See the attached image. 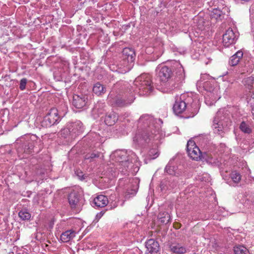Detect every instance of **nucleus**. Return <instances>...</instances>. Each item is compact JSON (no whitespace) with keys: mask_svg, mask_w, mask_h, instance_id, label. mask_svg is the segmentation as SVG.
Returning a JSON list of instances; mask_svg holds the SVG:
<instances>
[{"mask_svg":"<svg viewBox=\"0 0 254 254\" xmlns=\"http://www.w3.org/2000/svg\"><path fill=\"white\" fill-rule=\"evenodd\" d=\"M158 122H160V120H158ZM164 136L157 120L152 116L145 114L138 120V129L133 138V141L139 145L152 143L157 146Z\"/></svg>","mask_w":254,"mask_h":254,"instance_id":"1","label":"nucleus"},{"mask_svg":"<svg viewBox=\"0 0 254 254\" xmlns=\"http://www.w3.org/2000/svg\"><path fill=\"white\" fill-rule=\"evenodd\" d=\"M123 86L121 89L123 94L117 96L115 100V104L118 107H126L132 104L135 99L133 92L140 95H148L153 90L151 76L147 73L142 74L136 78L131 88H128V84L126 82L123 83Z\"/></svg>","mask_w":254,"mask_h":254,"instance_id":"2","label":"nucleus"},{"mask_svg":"<svg viewBox=\"0 0 254 254\" xmlns=\"http://www.w3.org/2000/svg\"><path fill=\"white\" fill-rule=\"evenodd\" d=\"M173 68L174 73L172 69L168 66L160 65L157 67L158 77L164 87V92H171L179 87L185 80V71L180 62H174Z\"/></svg>","mask_w":254,"mask_h":254,"instance_id":"3","label":"nucleus"},{"mask_svg":"<svg viewBox=\"0 0 254 254\" xmlns=\"http://www.w3.org/2000/svg\"><path fill=\"white\" fill-rule=\"evenodd\" d=\"M111 159L115 161L113 163L114 169L122 175H128L130 168L136 163L138 158L131 150H118L114 152L110 156Z\"/></svg>","mask_w":254,"mask_h":254,"instance_id":"4","label":"nucleus"},{"mask_svg":"<svg viewBox=\"0 0 254 254\" xmlns=\"http://www.w3.org/2000/svg\"><path fill=\"white\" fill-rule=\"evenodd\" d=\"M199 108L198 101L195 95L192 93H185L176 99L173 110L176 115L186 112L188 118L194 117Z\"/></svg>","mask_w":254,"mask_h":254,"instance_id":"5","label":"nucleus"},{"mask_svg":"<svg viewBox=\"0 0 254 254\" xmlns=\"http://www.w3.org/2000/svg\"><path fill=\"white\" fill-rule=\"evenodd\" d=\"M196 86L203 87L207 92L205 97V102L208 106L213 105L220 98L219 88L217 82L207 74H201L196 82Z\"/></svg>","mask_w":254,"mask_h":254,"instance_id":"6","label":"nucleus"},{"mask_svg":"<svg viewBox=\"0 0 254 254\" xmlns=\"http://www.w3.org/2000/svg\"><path fill=\"white\" fill-rule=\"evenodd\" d=\"M231 124L227 110L220 109L216 113L212 124V128L215 134L223 136L228 131L229 126Z\"/></svg>","mask_w":254,"mask_h":254,"instance_id":"7","label":"nucleus"},{"mask_svg":"<svg viewBox=\"0 0 254 254\" xmlns=\"http://www.w3.org/2000/svg\"><path fill=\"white\" fill-rule=\"evenodd\" d=\"M135 54L134 51L130 48H125L122 52V56L121 60L118 63L116 68L114 65H113V68H110L113 71H117L121 73H125L129 71L133 66V63L135 59Z\"/></svg>","mask_w":254,"mask_h":254,"instance_id":"8","label":"nucleus"},{"mask_svg":"<svg viewBox=\"0 0 254 254\" xmlns=\"http://www.w3.org/2000/svg\"><path fill=\"white\" fill-rule=\"evenodd\" d=\"M61 120V117L57 108H52L41 121L43 127H47L58 124Z\"/></svg>","mask_w":254,"mask_h":254,"instance_id":"9","label":"nucleus"},{"mask_svg":"<svg viewBox=\"0 0 254 254\" xmlns=\"http://www.w3.org/2000/svg\"><path fill=\"white\" fill-rule=\"evenodd\" d=\"M36 137L35 135L28 134L20 138L19 141L21 143V146L24 152L29 153L31 152L34 146V140Z\"/></svg>","mask_w":254,"mask_h":254,"instance_id":"10","label":"nucleus"},{"mask_svg":"<svg viewBox=\"0 0 254 254\" xmlns=\"http://www.w3.org/2000/svg\"><path fill=\"white\" fill-rule=\"evenodd\" d=\"M187 151L192 159L197 161L201 159V152L193 140H190L188 141Z\"/></svg>","mask_w":254,"mask_h":254,"instance_id":"11","label":"nucleus"},{"mask_svg":"<svg viewBox=\"0 0 254 254\" xmlns=\"http://www.w3.org/2000/svg\"><path fill=\"white\" fill-rule=\"evenodd\" d=\"M127 182L128 184L126 186V199H129L134 196L138 189L139 182L136 178L129 179Z\"/></svg>","mask_w":254,"mask_h":254,"instance_id":"12","label":"nucleus"},{"mask_svg":"<svg viewBox=\"0 0 254 254\" xmlns=\"http://www.w3.org/2000/svg\"><path fill=\"white\" fill-rule=\"evenodd\" d=\"M238 36L237 33L234 32L232 28H228L223 35V45L228 47L230 45L234 44L238 38Z\"/></svg>","mask_w":254,"mask_h":254,"instance_id":"13","label":"nucleus"},{"mask_svg":"<svg viewBox=\"0 0 254 254\" xmlns=\"http://www.w3.org/2000/svg\"><path fill=\"white\" fill-rule=\"evenodd\" d=\"M82 196L76 191H72L68 195V201L72 208H79L82 204Z\"/></svg>","mask_w":254,"mask_h":254,"instance_id":"14","label":"nucleus"},{"mask_svg":"<svg viewBox=\"0 0 254 254\" xmlns=\"http://www.w3.org/2000/svg\"><path fill=\"white\" fill-rule=\"evenodd\" d=\"M229 13V8L225 6L223 7L222 9L220 8L213 9L210 14L211 20L213 19L216 21L221 20L224 19L225 16H228Z\"/></svg>","mask_w":254,"mask_h":254,"instance_id":"15","label":"nucleus"},{"mask_svg":"<svg viewBox=\"0 0 254 254\" xmlns=\"http://www.w3.org/2000/svg\"><path fill=\"white\" fill-rule=\"evenodd\" d=\"M87 103V96L86 95H73L72 105L76 108L81 109L86 106Z\"/></svg>","mask_w":254,"mask_h":254,"instance_id":"16","label":"nucleus"},{"mask_svg":"<svg viewBox=\"0 0 254 254\" xmlns=\"http://www.w3.org/2000/svg\"><path fill=\"white\" fill-rule=\"evenodd\" d=\"M71 129V140L75 138L83 131L84 127L82 123L80 121H77L69 125Z\"/></svg>","mask_w":254,"mask_h":254,"instance_id":"17","label":"nucleus"},{"mask_svg":"<svg viewBox=\"0 0 254 254\" xmlns=\"http://www.w3.org/2000/svg\"><path fill=\"white\" fill-rule=\"evenodd\" d=\"M146 254H155L159 249L158 243L154 239H149L146 242Z\"/></svg>","mask_w":254,"mask_h":254,"instance_id":"18","label":"nucleus"},{"mask_svg":"<svg viewBox=\"0 0 254 254\" xmlns=\"http://www.w3.org/2000/svg\"><path fill=\"white\" fill-rule=\"evenodd\" d=\"M108 202L107 196L104 195H99L93 199L92 205L94 207H103L106 206Z\"/></svg>","mask_w":254,"mask_h":254,"instance_id":"19","label":"nucleus"},{"mask_svg":"<svg viewBox=\"0 0 254 254\" xmlns=\"http://www.w3.org/2000/svg\"><path fill=\"white\" fill-rule=\"evenodd\" d=\"M76 235V232L73 230H68L63 232L60 237L61 240L64 243H67L72 240Z\"/></svg>","mask_w":254,"mask_h":254,"instance_id":"20","label":"nucleus"},{"mask_svg":"<svg viewBox=\"0 0 254 254\" xmlns=\"http://www.w3.org/2000/svg\"><path fill=\"white\" fill-rule=\"evenodd\" d=\"M172 252L177 254H184L187 252V249L181 244H173L170 246Z\"/></svg>","mask_w":254,"mask_h":254,"instance_id":"21","label":"nucleus"},{"mask_svg":"<svg viewBox=\"0 0 254 254\" xmlns=\"http://www.w3.org/2000/svg\"><path fill=\"white\" fill-rule=\"evenodd\" d=\"M243 56V53L240 50L237 51L234 55L231 57L229 60V64L231 66L236 65L240 62V59Z\"/></svg>","mask_w":254,"mask_h":254,"instance_id":"22","label":"nucleus"},{"mask_svg":"<svg viewBox=\"0 0 254 254\" xmlns=\"http://www.w3.org/2000/svg\"><path fill=\"white\" fill-rule=\"evenodd\" d=\"M117 120L118 117L116 114L113 112L106 115L104 122L107 125L111 126L114 125Z\"/></svg>","mask_w":254,"mask_h":254,"instance_id":"23","label":"nucleus"},{"mask_svg":"<svg viewBox=\"0 0 254 254\" xmlns=\"http://www.w3.org/2000/svg\"><path fill=\"white\" fill-rule=\"evenodd\" d=\"M193 22L195 23L194 26L199 30L202 31L205 29V27L206 25L203 18L199 16H195L193 18Z\"/></svg>","mask_w":254,"mask_h":254,"instance_id":"24","label":"nucleus"},{"mask_svg":"<svg viewBox=\"0 0 254 254\" xmlns=\"http://www.w3.org/2000/svg\"><path fill=\"white\" fill-rule=\"evenodd\" d=\"M93 92L98 96L104 94L106 92L105 87L100 82L96 83L93 87Z\"/></svg>","mask_w":254,"mask_h":254,"instance_id":"25","label":"nucleus"},{"mask_svg":"<svg viewBox=\"0 0 254 254\" xmlns=\"http://www.w3.org/2000/svg\"><path fill=\"white\" fill-rule=\"evenodd\" d=\"M244 84L246 87L249 90L254 89V77L250 76L245 78L243 80Z\"/></svg>","mask_w":254,"mask_h":254,"instance_id":"26","label":"nucleus"},{"mask_svg":"<svg viewBox=\"0 0 254 254\" xmlns=\"http://www.w3.org/2000/svg\"><path fill=\"white\" fill-rule=\"evenodd\" d=\"M158 218L162 223L165 224L169 223L171 219L170 214L166 212H160L158 215Z\"/></svg>","mask_w":254,"mask_h":254,"instance_id":"27","label":"nucleus"},{"mask_svg":"<svg viewBox=\"0 0 254 254\" xmlns=\"http://www.w3.org/2000/svg\"><path fill=\"white\" fill-rule=\"evenodd\" d=\"M165 171L168 174L171 175L177 176L179 175V173L178 172L176 167L172 166L170 162H169L166 166Z\"/></svg>","mask_w":254,"mask_h":254,"instance_id":"28","label":"nucleus"},{"mask_svg":"<svg viewBox=\"0 0 254 254\" xmlns=\"http://www.w3.org/2000/svg\"><path fill=\"white\" fill-rule=\"evenodd\" d=\"M230 177L234 183L238 184L240 182L242 176L239 172L233 171L230 174Z\"/></svg>","mask_w":254,"mask_h":254,"instance_id":"29","label":"nucleus"},{"mask_svg":"<svg viewBox=\"0 0 254 254\" xmlns=\"http://www.w3.org/2000/svg\"><path fill=\"white\" fill-rule=\"evenodd\" d=\"M235 254H249L248 250L243 246H238L234 248Z\"/></svg>","mask_w":254,"mask_h":254,"instance_id":"30","label":"nucleus"},{"mask_svg":"<svg viewBox=\"0 0 254 254\" xmlns=\"http://www.w3.org/2000/svg\"><path fill=\"white\" fill-rule=\"evenodd\" d=\"M100 154V153L98 151H94L93 152L86 154L85 155V159L86 160H89V161L91 162L94 158L99 157Z\"/></svg>","mask_w":254,"mask_h":254,"instance_id":"31","label":"nucleus"},{"mask_svg":"<svg viewBox=\"0 0 254 254\" xmlns=\"http://www.w3.org/2000/svg\"><path fill=\"white\" fill-rule=\"evenodd\" d=\"M240 128L242 131L246 133L249 134L252 132V129L249 125L245 122H243L241 123Z\"/></svg>","mask_w":254,"mask_h":254,"instance_id":"32","label":"nucleus"},{"mask_svg":"<svg viewBox=\"0 0 254 254\" xmlns=\"http://www.w3.org/2000/svg\"><path fill=\"white\" fill-rule=\"evenodd\" d=\"M164 185L163 188L165 189V187H166V189L168 190H172L175 188L177 186V183L174 181V180H170L169 181H165L163 183L162 186Z\"/></svg>","mask_w":254,"mask_h":254,"instance_id":"33","label":"nucleus"},{"mask_svg":"<svg viewBox=\"0 0 254 254\" xmlns=\"http://www.w3.org/2000/svg\"><path fill=\"white\" fill-rule=\"evenodd\" d=\"M71 133L69 126L68 127L62 129L61 131V135L65 138H68L69 140L71 139Z\"/></svg>","mask_w":254,"mask_h":254,"instance_id":"34","label":"nucleus"},{"mask_svg":"<svg viewBox=\"0 0 254 254\" xmlns=\"http://www.w3.org/2000/svg\"><path fill=\"white\" fill-rule=\"evenodd\" d=\"M18 216L22 220H28L31 217V214L26 210H21L19 212Z\"/></svg>","mask_w":254,"mask_h":254,"instance_id":"35","label":"nucleus"},{"mask_svg":"<svg viewBox=\"0 0 254 254\" xmlns=\"http://www.w3.org/2000/svg\"><path fill=\"white\" fill-rule=\"evenodd\" d=\"M250 93L249 94L247 97L248 103L253 107L254 106V89L249 91Z\"/></svg>","mask_w":254,"mask_h":254,"instance_id":"36","label":"nucleus"},{"mask_svg":"<svg viewBox=\"0 0 254 254\" xmlns=\"http://www.w3.org/2000/svg\"><path fill=\"white\" fill-rule=\"evenodd\" d=\"M149 155L152 159H155L159 156V153L156 149H151L149 152Z\"/></svg>","mask_w":254,"mask_h":254,"instance_id":"37","label":"nucleus"},{"mask_svg":"<svg viewBox=\"0 0 254 254\" xmlns=\"http://www.w3.org/2000/svg\"><path fill=\"white\" fill-rule=\"evenodd\" d=\"M27 79L25 78H22L20 81L19 88L21 90H24L26 88Z\"/></svg>","mask_w":254,"mask_h":254,"instance_id":"38","label":"nucleus"},{"mask_svg":"<svg viewBox=\"0 0 254 254\" xmlns=\"http://www.w3.org/2000/svg\"><path fill=\"white\" fill-rule=\"evenodd\" d=\"M75 174H76L77 176L78 177V178L80 180H83L85 179L84 174L80 171H78V170L76 171Z\"/></svg>","mask_w":254,"mask_h":254,"instance_id":"39","label":"nucleus"},{"mask_svg":"<svg viewBox=\"0 0 254 254\" xmlns=\"http://www.w3.org/2000/svg\"><path fill=\"white\" fill-rule=\"evenodd\" d=\"M104 214V212H103V211H101L100 213H99L97 214L96 217H98V215H100V217H102Z\"/></svg>","mask_w":254,"mask_h":254,"instance_id":"40","label":"nucleus"},{"mask_svg":"<svg viewBox=\"0 0 254 254\" xmlns=\"http://www.w3.org/2000/svg\"><path fill=\"white\" fill-rule=\"evenodd\" d=\"M104 214V212H103V211H101L100 213H99L97 214L96 217H98V215H100V217H102Z\"/></svg>","mask_w":254,"mask_h":254,"instance_id":"41","label":"nucleus"},{"mask_svg":"<svg viewBox=\"0 0 254 254\" xmlns=\"http://www.w3.org/2000/svg\"><path fill=\"white\" fill-rule=\"evenodd\" d=\"M124 182V180L123 179H120V180H119V185L120 186H122V184Z\"/></svg>","mask_w":254,"mask_h":254,"instance_id":"42","label":"nucleus"},{"mask_svg":"<svg viewBox=\"0 0 254 254\" xmlns=\"http://www.w3.org/2000/svg\"><path fill=\"white\" fill-rule=\"evenodd\" d=\"M151 47H148V48H147V50H147L146 52H148V53H149V52H151V51L150 50H151Z\"/></svg>","mask_w":254,"mask_h":254,"instance_id":"43","label":"nucleus"},{"mask_svg":"<svg viewBox=\"0 0 254 254\" xmlns=\"http://www.w3.org/2000/svg\"><path fill=\"white\" fill-rule=\"evenodd\" d=\"M154 48V50H153V51H152V53H157V49L154 48Z\"/></svg>","mask_w":254,"mask_h":254,"instance_id":"44","label":"nucleus"},{"mask_svg":"<svg viewBox=\"0 0 254 254\" xmlns=\"http://www.w3.org/2000/svg\"><path fill=\"white\" fill-rule=\"evenodd\" d=\"M252 113L253 114V115L254 116V107L252 108Z\"/></svg>","mask_w":254,"mask_h":254,"instance_id":"45","label":"nucleus"},{"mask_svg":"<svg viewBox=\"0 0 254 254\" xmlns=\"http://www.w3.org/2000/svg\"><path fill=\"white\" fill-rule=\"evenodd\" d=\"M114 177H116L117 176L116 172H114V174H113Z\"/></svg>","mask_w":254,"mask_h":254,"instance_id":"46","label":"nucleus"},{"mask_svg":"<svg viewBox=\"0 0 254 254\" xmlns=\"http://www.w3.org/2000/svg\"><path fill=\"white\" fill-rule=\"evenodd\" d=\"M122 84V83H118V84H117L116 85V86L117 87V86H118V85H120V84Z\"/></svg>","mask_w":254,"mask_h":254,"instance_id":"47","label":"nucleus"},{"mask_svg":"<svg viewBox=\"0 0 254 254\" xmlns=\"http://www.w3.org/2000/svg\"><path fill=\"white\" fill-rule=\"evenodd\" d=\"M159 45L160 46V47H162V45L161 46V44H159Z\"/></svg>","mask_w":254,"mask_h":254,"instance_id":"48","label":"nucleus"},{"mask_svg":"<svg viewBox=\"0 0 254 254\" xmlns=\"http://www.w3.org/2000/svg\"><path fill=\"white\" fill-rule=\"evenodd\" d=\"M97 217L101 218V217H100V215H98Z\"/></svg>","mask_w":254,"mask_h":254,"instance_id":"49","label":"nucleus"}]
</instances>
